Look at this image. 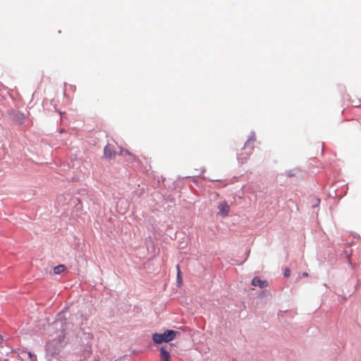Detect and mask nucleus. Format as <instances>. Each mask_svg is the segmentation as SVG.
<instances>
[{
  "instance_id": "3",
  "label": "nucleus",
  "mask_w": 361,
  "mask_h": 361,
  "mask_svg": "<svg viewBox=\"0 0 361 361\" xmlns=\"http://www.w3.org/2000/svg\"><path fill=\"white\" fill-rule=\"evenodd\" d=\"M104 154L106 159H111L115 157L116 152L114 150V147L111 144L106 145L104 149Z\"/></svg>"
},
{
  "instance_id": "9",
  "label": "nucleus",
  "mask_w": 361,
  "mask_h": 361,
  "mask_svg": "<svg viewBox=\"0 0 361 361\" xmlns=\"http://www.w3.org/2000/svg\"><path fill=\"white\" fill-rule=\"evenodd\" d=\"M176 269H177V271H178V273H177V280H178V282L180 283H181V276H180V271L179 265L176 266Z\"/></svg>"
},
{
  "instance_id": "8",
  "label": "nucleus",
  "mask_w": 361,
  "mask_h": 361,
  "mask_svg": "<svg viewBox=\"0 0 361 361\" xmlns=\"http://www.w3.org/2000/svg\"><path fill=\"white\" fill-rule=\"evenodd\" d=\"M121 154H128L129 156H130L132 157V159L134 160V161H136V157L135 155H133V154H131L128 150L127 149H124V150H122L121 151Z\"/></svg>"
},
{
  "instance_id": "6",
  "label": "nucleus",
  "mask_w": 361,
  "mask_h": 361,
  "mask_svg": "<svg viewBox=\"0 0 361 361\" xmlns=\"http://www.w3.org/2000/svg\"><path fill=\"white\" fill-rule=\"evenodd\" d=\"M160 357L162 361H170V353L163 347L160 349Z\"/></svg>"
},
{
  "instance_id": "14",
  "label": "nucleus",
  "mask_w": 361,
  "mask_h": 361,
  "mask_svg": "<svg viewBox=\"0 0 361 361\" xmlns=\"http://www.w3.org/2000/svg\"><path fill=\"white\" fill-rule=\"evenodd\" d=\"M63 131H64V130H63V129H61V130H60V133H63Z\"/></svg>"
},
{
  "instance_id": "2",
  "label": "nucleus",
  "mask_w": 361,
  "mask_h": 361,
  "mask_svg": "<svg viewBox=\"0 0 361 361\" xmlns=\"http://www.w3.org/2000/svg\"><path fill=\"white\" fill-rule=\"evenodd\" d=\"M218 209L219 214L221 215V216L226 217L230 212V206L227 204L226 202L223 201L219 204Z\"/></svg>"
},
{
  "instance_id": "10",
  "label": "nucleus",
  "mask_w": 361,
  "mask_h": 361,
  "mask_svg": "<svg viewBox=\"0 0 361 361\" xmlns=\"http://www.w3.org/2000/svg\"><path fill=\"white\" fill-rule=\"evenodd\" d=\"M284 276L285 277H288L290 276V270L289 268H286L284 271Z\"/></svg>"
},
{
  "instance_id": "4",
  "label": "nucleus",
  "mask_w": 361,
  "mask_h": 361,
  "mask_svg": "<svg viewBox=\"0 0 361 361\" xmlns=\"http://www.w3.org/2000/svg\"><path fill=\"white\" fill-rule=\"evenodd\" d=\"M252 285L253 286H259L261 288L268 286V282L267 281L261 280L259 277H255L252 281Z\"/></svg>"
},
{
  "instance_id": "7",
  "label": "nucleus",
  "mask_w": 361,
  "mask_h": 361,
  "mask_svg": "<svg viewBox=\"0 0 361 361\" xmlns=\"http://www.w3.org/2000/svg\"><path fill=\"white\" fill-rule=\"evenodd\" d=\"M66 269V267L63 264H60L54 268V272L55 274H60L65 271Z\"/></svg>"
},
{
  "instance_id": "1",
  "label": "nucleus",
  "mask_w": 361,
  "mask_h": 361,
  "mask_svg": "<svg viewBox=\"0 0 361 361\" xmlns=\"http://www.w3.org/2000/svg\"><path fill=\"white\" fill-rule=\"evenodd\" d=\"M177 334L178 332L173 330H166L163 334H154L152 335V339L155 343L169 342L173 340Z\"/></svg>"
},
{
  "instance_id": "11",
  "label": "nucleus",
  "mask_w": 361,
  "mask_h": 361,
  "mask_svg": "<svg viewBox=\"0 0 361 361\" xmlns=\"http://www.w3.org/2000/svg\"><path fill=\"white\" fill-rule=\"evenodd\" d=\"M26 354L30 357V361H33V359H32L33 355H32V354L30 352H27V353H26Z\"/></svg>"
},
{
  "instance_id": "12",
  "label": "nucleus",
  "mask_w": 361,
  "mask_h": 361,
  "mask_svg": "<svg viewBox=\"0 0 361 361\" xmlns=\"http://www.w3.org/2000/svg\"><path fill=\"white\" fill-rule=\"evenodd\" d=\"M254 141H255V140H254L253 139H252V138H251V139H250V140H248L247 141V142L245 143V146H247V145H248V144H249V143H250V142H251V143H253V142H254Z\"/></svg>"
},
{
  "instance_id": "13",
  "label": "nucleus",
  "mask_w": 361,
  "mask_h": 361,
  "mask_svg": "<svg viewBox=\"0 0 361 361\" xmlns=\"http://www.w3.org/2000/svg\"><path fill=\"white\" fill-rule=\"evenodd\" d=\"M307 276H308V274L307 272H303L302 273V276L306 277Z\"/></svg>"
},
{
  "instance_id": "5",
  "label": "nucleus",
  "mask_w": 361,
  "mask_h": 361,
  "mask_svg": "<svg viewBox=\"0 0 361 361\" xmlns=\"http://www.w3.org/2000/svg\"><path fill=\"white\" fill-rule=\"evenodd\" d=\"M13 120L16 124L21 125L25 121V116L21 113H16L13 114Z\"/></svg>"
}]
</instances>
